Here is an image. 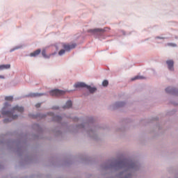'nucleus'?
I'll list each match as a JSON object with an SVG mask.
<instances>
[{"label":"nucleus","instance_id":"nucleus-1","mask_svg":"<svg viewBox=\"0 0 178 178\" xmlns=\"http://www.w3.org/2000/svg\"><path fill=\"white\" fill-rule=\"evenodd\" d=\"M10 108V105L9 104L6 103L4 107L2 109V115L8 117L3 120L4 123H9L12 122V120H15L17 119V115H15V113H22L24 111V108L19 106H15L11 110L9 111Z\"/></svg>","mask_w":178,"mask_h":178},{"label":"nucleus","instance_id":"nucleus-2","mask_svg":"<svg viewBox=\"0 0 178 178\" xmlns=\"http://www.w3.org/2000/svg\"><path fill=\"white\" fill-rule=\"evenodd\" d=\"M74 87H75V88H86L91 94H92V93L95 92V91H97V88H92L90 86H87L86 83H84L83 82H79V83H75L74 85Z\"/></svg>","mask_w":178,"mask_h":178},{"label":"nucleus","instance_id":"nucleus-3","mask_svg":"<svg viewBox=\"0 0 178 178\" xmlns=\"http://www.w3.org/2000/svg\"><path fill=\"white\" fill-rule=\"evenodd\" d=\"M76 43H72V44H63V48H64V49H61L58 52V55H60V56H62V55H65V52H66V51H70V49H74V48H76Z\"/></svg>","mask_w":178,"mask_h":178},{"label":"nucleus","instance_id":"nucleus-4","mask_svg":"<svg viewBox=\"0 0 178 178\" xmlns=\"http://www.w3.org/2000/svg\"><path fill=\"white\" fill-rule=\"evenodd\" d=\"M66 94V91L60 90L59 89H55L49 91V95L51 97H60L62 95H65Z\"/></svg>","mask_w":178,"mask_h":178},{"label":"nucleus","instance_id":"nucleus-5","mask_svg":"<svg viewBox=\"0 0 178 178\" xmlns=\"http://www.w3.org/2000/svg\"><path fill=\"white\" fill-rule=\"evenodd\" d=\"M166 63L168 65L169 70L173 71L174 70L173 66L175 65V63L173 62V60H168L166 61Z\"/></svg>","mask_w":178,"mask_h":178},{"label":"nucleus","instance_id":"nucleus-6","mask_svg":"<svg viewBox=\"0 0 178 178\" xmlns=\"http://www.w3.org/2000/svg\"><path fill=\"white\" fill-rule=\"evenodd\" d=\"M42 95H45V93H30L28 97L35 98L37 97H42Z\"/></svg>","mask_w":178,"mask_h":178},{"label":"nucleus","instance_id":"nucleus-7","mask_svg":"<svg viewBox=\"0 0 178 178\" xmlns=\"http://www.w3.org/2000/svg\"><path fill=\"white\" fill-rule=\"evenodd\" d=\"M41 54V49H38L30 54V56H38Z\"/></svg>","mask_w":178,"mask_h":178},{"label":"nucleus","instance_id":"nucleus-8","mask_svg":"<svg viewBox=\"0 0 178 178\" xmlns=\"http://www.w3.org/2000/svg\"><path fill=\"white\" fill-rule=\"evenodd\" d=\"M5 69H10V65H0V70H5Z\"/></svg>","mask_w":178,"mask_h":178},{"label":"nucleus","instance_id":"nucleus-9","mask_svg":"<svg viewBox=\"0 0 178 178\" xmlns=\"http://www.w3.org/2000/svg\"><path fill=\"white\" fill-rule=\"evenodd\" d=\"M72 101H68L67 102L65 106L63 107L65 109H69V108H72Z\"/></svg>","mask_w":178,"mask_h":178},{"label":"nucleus","instance_id":"nucleus-10","mask_svg":"<svg viewBox=\"0 0 178 178\" xmlns=\"http://www.w3.org/2000/svg\"><path fill=\"white\" fill-rule=\"evenodd\" d=\"M42 55L43 57L46 58H49V56L47 55V51L45 50L42 51Z\"/></svg>","mask_w":178,"mask_h":178},{"label":"nucleus","instance_id":"nucleus-11","mask_svg":"<svg viewBox=\"0 0 178 178\" xmlns=\"http://www.w3.org/2000/svg\"><path fill=\"white\" fill-rule=\"evenodd\" d=\"M140 79H144L143 76H136L134 78H131V81H134V80H138Z\"/></svg>","mask_w":178,"mask_h":178},{"label":"nucleus","instance_id":"nucleus-12","mask_svg":"<svg viewBox=\"0 0 178 178\" xmlns=\"http://www.w3.org/2000/svg\"><path fill=\"white\" fill-rule=\"evenodd\" d=\"M6 101H13V96H7L5 97Z\"/></svg>","mask_w":178,"mask_h":178},{"label":"nucleus","instance_id":"nucleus-13","mask_svg":"<svg viewBox=\"0 0 178 178\" xmlns=\"http://www.w3.org/2000/svg\"><path fill=\"white\" fill-rule=\"evenodd\" d=\"M108 84H109V82L107 81V80H104L103 82H102V86L104 87H108Z\"/></svg>","mask_w":178,"mask_h":178},{"label":"nucleus","instance_id":"nucleus-14","mask_svg":"<svg viewBox=\"0 0 178 178\" xmlns=\"http://www.w3.org/2000/svg\"><path fill=\"white\" fill-rule=\"evenodd\" d=\"M123 105H124V103L123 102L116 103V106H123Z\"/></svg>","mask_w":178,"mask_h":178},{"label":"nucleus","instance_id":"nucleus-15","mask_svg":"<svg viewBox=\"0 0 178 178\" xmlns=\"http://www.w3.org/2000/svg\"><path fill=\"white\" fill-rule=\"evenodd\" d=\"M60 119H62V118H60V116L57 115V116L54 117V120L59 121V120H60Z\"/></svg>","mask_w":178,"mask_h":178},{"label":"nucleus","instance_id":"nucleus-16","mask_svg":"<svg viewBox=\"0 0 178 178\" xmlns=\"http://www.w3.org/2000/svg\"><path fill=\"white\" fill-rule=\"evenodd\" d=\"M166 92H172V90H170V88L168 87L165 89Z\"/></svg>","mask_w":178,"mask_h":178},{"label":"nucleus","instance_id":"nucleus-17","mask_svg":"<svg viewBox=\"0 0 178 178\" xmlns=\"http://www.w3.org/2000/svg\"><path fill=\"white\" fill-rule=\"evenodd\" d=\"M126 166H127V168H134V165H133V164H125Z\"/></svg>","mask_w":178,"mask_h":178},{"label":"nucleus","instance_id":"nucleus-18","mask_svg":"<svg viewBox=\"0 0 178 178\" xmlns=\"http://www.w3.org/2000/svg\"><path fill=\"white\" fill-rule=\"evenodd\" d=\"M168 45L169 47H176V44H173V43H168Z\"/></svg>","mask_w":178,"mask_h":178},{"label":"nucleus","instance_id":"nucleus-19","mask_svg":"<svg viewBox=\"0 0 178 178\" xmlns=\"http://www.w3.org/2000/svg\"><path fill=\"white\" fill-rule=\"evenodd\" d=\"M35 106H36L37 108H40V106H41V104L38 103V104H37L35 105Z\"/></svg>","mask_w":178,"mask_h":178},{"label":"nucleus","instance_id":"nucleus-20","mask_svg":"<svg viewBox=\"0 0 178 178\" xmlns=\"http://www.w3.org/2000/svg\"><path fill=\"white\" fill-rule=\"evenodd\" d=\"M0 79H5V76L0 75Z\"/></svg>","mask_w":178,"mask_h":178},{"label":"nucleus","instance_id":"nucleus-21","mask_svg":"<svg viewBox=\"0 0 178 178\" xmlns=\"http://www.w3.org/2000/svg\"><path fill=\"white\" fill-rule=\"evenodd\" d=\"M95 31H99V29H95Z\"/></svg>","mask_w":178,"mask_h":178}]
</instances>
